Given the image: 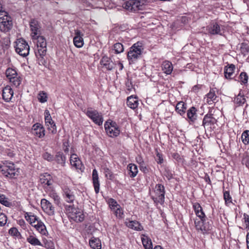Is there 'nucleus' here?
Returning a JSON list of instances; mask_svg holds the SVG:
<instances>
[{
	"instance_id": "423d86ee",
	"label": "nucleus",
	"mask_w": 249,
	"mask_h": 249,
	"mask_svg": "<svg viewBox=\"0 0 249 249\" xmlns=\"http://www.w3.org/2000/svg\"><path fill=\"white\" fill-rule=\"evenodd\" d=\"M146 2V0H129L125 1L123 6L129 11L136 12L142 10Z\"/></svg>"
},
{
	"instance_id": "8fccbe9b",
	"label": "nucleus",
	"mask_w": 249,
	"mask_h": 249,
	"mask_svg": "<svg viewBox=\"0 0 249 249\" xmlns=\"http://www.w3.org/2000/svg\"><path fill=\"white\" fill-rule=\"evenodd\" d=\"M11 83L15 86L16 87H18L21 83V79L19 76H16L11 78V80H9Z\"/></svg>"
},
{
	"instance_id": "393cba45",
	"label": "nucleus",
	"mask_w": 249,
	"mask_h": 249,
	"mask_svg": "<svg viewBox=\"0 0 249 249\" xmlns=\"http://www.w3.org/2000/svg\"><path fill=\"white\" fill-rule=\"evenodd\" d=\"M82 35L80 31L75 32V36L73 38V43L77 48H81L83 46L84 41L82 38Z\"/></svg>"
},
{
	"instance_id": "338daca9",
	"label": "nucleus",
	"mask_w": 249,
	"mask_h": 249,
	"mask_svg": "<svg viewBox=\"0 0 249 249\" xmlns=\"http://www.w3.org/2000/svg\"><path fill=\"white\" fill-rule=\"evenodd\" d=\"M246 243L248 249H249V232H248L246 235Z\"/></svg>"
},
{
	"instance_id": "f8f14e48",
	"label": "nucleus",
	"mask_w": 249,
	"mask_h": 249,
	"mask_svg": "<svg viewBox=\"0 0 249 249\" xmlns=\"http://www.w3.org/2000/svg\"><path fill=\"white\" fill-rule=\"evenodd\" d=\"M104 126L107 133L110 137H116L120 134V130L116 126L115 123L112 122L108 124L107 122Z\"/></svg>"
},
{
	"instance_id": "a18cd8bd",
	"label": "nucleus",
	"mask_w": 249,
	"mask_h": 249,
	"mask_svg": "<svg viewBox=\"0 0 249 249\" xmlns=\"http://www.w3.org/2000/svg\"><path fill=\"white\" fill-rule=\"evenodd\" d=\"M25 217L26 220L28 221L30 224H31V222L35 220H36V219H37L36 216L33 214L31 213H26L25 214Z\"/></svg>"
},
{
	"instance_id": "2eb2a0df",
	"label": "nucleus",
	"mask_w": 249,
	"mask_h": 249,
	"mask_svg": "<svg viewBox=\"0 0 249 249\" xmlns=\"http://www.w3.org/2000/svg\"><path fill=\"white\" fill-rule=\"evenodd\" d=\"M197 109L194 107H191L187 111V117L190 124H192L196 121L197 114L196 113Z\"/></svg>"
},
{
	"instance_id": "72a5a7b5",
	"label": "nucleus",
	"mask_w": 249,
	"mask_h": 249,
	"mask_svg": "<svg viewBox=\"0 0 249 249\" xmlns=\"http://www.w3.org/2000/svg\"><path fill=\"white\" fill-rule=\"evenodd\" d=\"M127 169L129 171V175L131 178H134L138 174V170L137 165L130 163L127 165Z\"/></svg>"
},
{
	"instance_id": "7c9ffc66",
	"label": "nucleus",
	"mask_w": 249,
	"mask_h": 249,
	"mask_svg": "<svg viewBox=\"0 0 249 249\" xmlns=\"http://www.w3.org/2000/svg\"><path fill=\"white\" fill-rule=\"evenodd\" d=\"M173 67L171 62L165 61L162 64V70L166 74H170L173 71Z\"/></svg>"
},
{
	"instance_id": "e433bc0d",
	"label": "nucleus",
	"mask_w": 249,
	"mask_h": 249,
	"mask_svg": "<svg viewBox=\"0 0 249 249\" xmlns=\"http://www.w3.org/2000/svg\"><path fill=\"white\" fill-rule=\"evenodd\" d=\"M49 191H50L49 196L53 199L54 202L56 204L58 205L60 202L59 197L55 192V191L53 189H51V187H49V189L48 188V192Z\"/></svg>"
},
{
	"instance_id": "a211bd4d",
	"label": "nucleus",
	"mask_w": 249,
	"mask_h": 249,
	"mask_svg": "<svg viewBox=\"0 0 249 249\" xmlns=\"http://www.w3.org/2000/svg\"><path fill=\"white\" fill-rule=\"evenodd\" d=\"M32 132L39 138H42L45 135V129L40 124H36L33 126Z\"/></svg>"
},
{
	"instance_id": "a19ab883",
	"label": "nucleus",
	"mask_w": 249,
	"mask_h": 249,
	"mask_svg": "<svg viewBox=\"0 0 249 249\" xmlns=\"http://www.w3.org/2000/svg\"><path fill=\"white\" fill-rule=\"evenodd\" d=\"M113 49L114 50L115 53L116 54L120 53L124 51V46L121 43H116L114 44Z\"/></svg>"
},
{
	"instance_id": "ddd939ff",
	"label": "nucleus",
	"mask_w": 249,
	"mask_h": 249,
	"mask_svg": "<svg viewBox=\"0 0 249 249\" xmlns=\"http://www.w3.org/2000/svg\"><path fill=\"white\" fill-rule=\"evenodd\" d=\"M208 33L212 35H222L220 26L216 22H212L207 27Z\"/></svg>"
},
{
	"instance_id": "4c0bfd02",
	"label": "nucleus",
	"mask_w": 249,
	"mask_h": 249,
	"mask_svg": "<svg viewBox=\"0 0 249 249\" xmlns=\"http://www.w3.org/2000/svg\"><path fill=\"white\" fill-rule=\"evenodd\" d=\"M239 82L242 85H247L248 82L249 76L246 72H241L239 76Z\"/></svg>"
},
{
	"instance_id": "e2e57ef3",
	"label": "nucleus",
	"mask_w": 249,
	"mask_h": 249,
	"mask_svg": "<svg viewBox=\"0 0 249 249\" xmlns=\"http://www.w3.org/2000/svg\"><path fill=\"white\" fill-rule=\"evenodd\" d=\"M45 175H41L40 176V182L41 184H44L46 185L47 183L45 182L46 179L45 178Z\"/></svg>"
},
{
	"instance_id": "69168bd1",
	"label": "nucleus",
	"mask_w": 249,
	"mask_h": 249,
	"mask_svg": "<svg viewBox=\"0 0 249 249\" xmlns=\"http://www.w3.org/2000/svg\"><path fill=\"white\" fill-rule=\"evenodd\" d=\"M157 157H159V161H158V163H162L163 161V159L161 158V155L160 153H158L157 154Z\"/></svg>"
},
{
	"instance_id": "3c124183",
	"label": "nucleus",
	"mask_w": 249,
	"mask_h": 249,
	"mask_svg": "<svg viewBox=\"0 0 249 249\" xmlns=\"http://www.w3.org/2000/svg\"><path fill=\"white\" fill-rule=\"evenodd\" d=\"M7 221V218L6 215L0 211V226H4Z\"/></svg>"
},
{
	"instance_id": "f3484780",
	"label": "nucleus",
	"mask_w": 249,
	"mask_h": 249,
	"mask_svg": "<svg viewBox=\"0 0 249 249\" xmlns=\"http://www.w3.org/2000/svg\"><path fill=\"white\" fill-rule=\"evenodd\" d=\"M13 90L10 86H7L3 89L2 98L5 102H10L13 96Z\"/></svg>"
},
{
	"instance_id": "9b49d317",
	"label": "nucleus",
	"mask_w": 249,
	"mask_h": 249,
	"mask_svg": "<svg viewBox=\"0 0 249 249\" xmlns=\"http://www.w3.org/2000/svg\"><path fill=\"white\" fill-rule=\"evenodd\" d=\"M86 115L96 124L100 126L103 124L104 121L102 114L96 110L88 109Z\"/></svg>"
},
{
	"instance_id": "37998d69",
	"label": "nucleus",
	"mask_w": 249,
	"mask_h": 249,
	"mask_svg": "<svg viewBox=\"0 0 249 249\" xmlns=\"http://www.w3.org/2000/svg\"><path fill=\"white\" fill-rule=\"evenodd\" d=\"M27 241L31 244L34 246L41 245V243L38 239L32 235L29 236L27 238Z\"/></svg>"
},
{
	"instance_id": "412c9836",
	"label": "nucleus",
	"mask_w": 249,
	"mask_h": 249,
	"mask_svg": "<svg viewBox=\"0 0 249 249\" xmlns=\"http://www.w3.org/2000/svg\"><path fill=\"white\" fill-rule=\"evenodd\" d=\"M204 99L209 105H212L217 102V97L215 94V91L213 89H211Z\"/></svg>"
},
{
	"instance_id": "39448f33",
	"label": "nucleus",
	"mask_w": 249,
	"mask_h": 249,
	"mask_svg": "<svg viewBox=\"0 0 249 249\" xmlns=\"http://www.w3.org/2000/svg\"><path fill=\"white\" fill-rule=\"evenodd\" d=\"M213 109L209 110V112L206 114L202 121V125L204 127L205 131H207L211 132L215 127L217 123V119L213 116L212 113Z\"/></svg>"
},
{
	"instance_id": "c9c22d12",
	"label": "nucleus",
	"mask_w": 249,
	"mask_h": 249,
	"mask_svg": "<svg viewBox=\"0 0 249 249\" xmlns=\"http://www.w3.org/2000/svg\"><path fill=\"white\" fill-rule=\"evenodd\" d=\"M49 125H50L51 128H48V129H49V130L51 131L52 133H55L56 132V127L55 124L51 119L50 114L49 113V112L48 111V126H49Z\"/></svg>"
},
{
	"instance_id": "1a4fd4ad",
	"label": "nucleus",
	"mask_w": 249,
	"mask_h": 249,
	"mask_svg": "<svg viewBox=\"0 0 249 249\" xmlns=\"http://www.w3.org/2000/svg\"><path fill=\"white\" fill-rule=\"evenodd\" d=\"M15 46L16 52L20 55L25 57L29 53L30 47L27 42L22 38L18 39Z\"/></svg>"
},
{
	"instance_id": "473e14b6",
	"label": "nucleus",
	"mask_w": 249,
	"mask_h": 249,
	"mask_svg": "<svg viewBox=\"0 0 249 249\" xmlns=\"http://www.w3.org/2000/svg\"><path fill=\"white\" fill-rule=\"evenodd\" d=\"M89 245L93 249H101V242L99 239L95 237H92L89 242Z\"/></svg>"
},
{
	"instance_id": "ea45409f",
	"label": "nucleus",
	"mask_w": 249,
	"mask_h": 249,
	"mask_svg": "<svg viewBox=\"0 0 249 249\" xmlns=\"http://www.w3.org/2000/svg\"><path fill=\"white\" fill-rule=\"evenodd\" d=\"M241 140L244 144L247 145L249 144V130H245L242 133Z\"/></svg>"
},
{
	"instance_id": "6e6d98bb",
	"label": "nucleus",
	"mask_w": 249,
	"mask_h": 249,
	"mask_svg": "<svg viewBox=\"0 0 249 249\" xmlns=\"http://www.w3.org/2000/svg\"><path fill=\"white\" fill-rule=\"evenodd\" d=\"M164 176L167 178L168 180H170L173 178V174L172 171L169 169H165Z\"/></svg>"
},
{
	"instance_id": "f257e3e1",
	"label": "nucleus",
	"mask_w": 249,
	"mask_h": 249,
	"mask_svg": "<svg viewBox=\"0 0 249 249\" xmlns=\"http://www.w3.org/2000/svg\"><path fill=\"white\" fill-rule=\"evenodd\" d=\"M36 38L37 51L35 52L38 64L46 67L47 60V40L43 36H38Z\"/></svg>"
},
{
	"instance_id": "2f4dec72",
	"label": "nucleus",
	"mask_w": 249,
	"mask_h": 249,
	"mask_svg": "<svg viewBox=\"0 0 249 249\" xmlns=\"http://www.w3.org/2000/svg\"><path fill=\"white\" fill-rule=\"evenodd\" d=\"M66 159V157L62 152H58L56 153L55 160L58 164H60L62 166H64L65 165Z\"/></svg>"
},
{
	"instance_id": "0eeeda50",
	"label": "nucleus",
	"mask_w": 249,
	"mask_h": 249,
	"mask_svg": "<svg viewBox=\"0 0 249 249\" xmlns=\"http://www.w3.org/2000/svg\"><path fill=\"white\" fill-rule=\"evenodd\" d=\"M65 209L69 216L74 221L78 222L84 220L83 212L80 209L75 208L73 205H66Z\"/></svg>"
},
{
	"instance_id": "c85d7f7f",
	"label": "nucleus",
	"mask_w": 249,
	"mask_h": 249,
	"mask_svg": "<svg viewBox=\"0 0 249 249\" xmlns=\"http://www.w3.org/2000/svg\"><path fill=\"white\" fill-rule=\"evenodd\" d=\"M126 225L128 228L136 231H141L143 230L142 226L137 221H129L128 222H126Z\"/></svg>"
},
{
	"instance_id": "de8ad7c7",
	"label": "nucleus",
	"mask_w": 249,
	"mask_h": 249,
	"mask_svg": "<svg viewBox=\"0 0 249 249\" xmlns=\"http://www.w3.org/2000/svg\"><path fill=\"white\" fill-rule=\"evenodd\" d=\"M37 98L41 103L47 101V94L44 91H40L38 94Z\"/></svg>"
},
{
	"instance_id": "0e129e2a",
	"label": "nucleus",
	"mask_w": 249,
	"mask_h": 249,
	"mask_svg": "<svg viewBox=\"0 0 249 249\" xmlns=\"http://www.w3.org/2000/svg\"><path fill=\"white\" fill-rule=\"evenodd\" d=\"M54 249V243L51 240H48V249Z\"/></svg>"
},
{
	"instance_id": "603ef678",
	"label": "nucleus",
	"mask_w": 249,
	"mask_h": 249,
	"mask_svg": "<svg viewBox=\"0 0 249 249\" xmlns=\"http://www.w3.org/2000/svg\"><path fill=\"white\" fill-rule=\"evenodd\" d=\"M0 203L2 205L8 207L10 205V202L7 200L5 195L0 194Z\"/></svg>"
},
{
	"instance_id": "49530a36",
	"label": "nucleus",
	"mask_w": 249,
	"mask_h": 249,
	"mask_svg": "<svg viewBox=\"0 0 249 249\" xmlns=\"http://www.w3.org/2000/svg\"><path fill=\"white\" fill-rule=\"evenodd\" d=\"M240 50L241 53L246 55L249 53V46L247 44L243 43L241 44Z\"/></svg>"
},
{
	"instance_id": "c756f323",
	"label": "nucleus",
	"mask_w": 249,
	"mask_h": 249,
	"mask_svg": "<svg viewBox=\"0 0 249 249\" xmlns=\"http://www.w3.org/2000/svg\"><path fill=\"white\" fill-rule=\"evenodd\" d=\"M126 104L131 108L135 109L138 107L139 104L138 98L132 96L128 97L127 99Z\"/></svg>"
},
{
	"instance_id": "6e6552de",
	"label": "nucleus",
	"mask_w": 249,
	"mask_h": 249,
	"mask_svg": "<svg viewBox=\"0 0 249 249\" xmlns=\"http://www.w3.org/2000/svg\"><path fill=\"white\" fill-rule=\"evenodd\" d=\"M13 22L11 18L4 11L0 12V31L6 32L12 27Z\"/></svg>"
},
{
	"instance_id": "f03ea898",
	"label": "nucleus",
	"mask_w": 249,
	"mask_h": 249,
	"mask_svg": "<svg viewBox=\"0 0 249 249\" xmlns=\"http://www.w3.org/2000/svg\"><path fill=\"white\" fill-rule=\"evenodd\" d=\"M143 47L142 43L137 42L134 43L127 52V58L130 65L135 64L142 57Z\"/></svg>"
},
{
	"instance_id": "9d476101",
	"label": "nucleus",
	"mask_w": 249,
	"mask_h": 249,
	"mask_svg": "<svg viewBox=\"0 0 249 249\" xmlns=\"http://www.w3.org/2000/svg\"><path fill=\"white\" fill-rule=\"evenodd\" d=\"M195 224L197 230L201 231L203 233L206 232L212 229V222L211 220H206V217L199 220H195Z\"/></svg>"
},
{
	"instance_id": "bf43d9fd",
	"label": "nucleus",
	"mask_w": 249,
	"mask_h": 249,
	"mask_svg": "<svg viewBox=\"0 0 249 249\" xmlns=\"http://www.w3.org/2000/svg\"><path fill=\"white\" fill-rule=\"evenodd\" d=\"M41 205L42 206V208L45 211V209H47V199H42L41 201Z\"/></svg>"
},
{
	"instance_id": "5701e85b",
	"label": "nucleus",
	"mask_w": 249,
	"mask_h": 249,
	"mask_svg": "<svg viewBox=\"0 0 249 249\" xmlns=\"http://www.w3.org/2000/svg\"><path fill=\"white\" fill-rule=\"evenodd\" d=\"M235 70V66L232 64H228L224 68V75L227 79H231Z\"/></svg>"
},
{
	"instance_id": "864d4df0",
	"label": "nucleus",
	"mask_w": 249,
	"mask_h": 249,
	"mask_svg": "<svg viewBox=\"0 0 249 249\" xmlns=\"http://www.w3.org/2000/svg\"><path fill=\"white\" fill-rule=\"evenodd\" d=\"M116 216L118 217L122 218L124 215L123 211L121 209L120 206L116 208L115 210H113Z\"/></svg>"
},
{
	"instance_id": "774afa93",
	"label": "nucleus",
	"mask_w": 249,
	"mask_h": 249,
	"mask_svg": "<svg viewBox=\"0 0 249 249\" xmlns=\"http://www.w3.org/2000/svg\"><path fill=\"white\" fill-rule=\"evenodd\" d=\"M205 181L206 182H207L208 184H211V179L210 178L209 176L208 175H206L205 176Z\"/></svg>"
},
{
	"instance_id": "20e7f679",
	"label": "nucleus",
	"mask_w": 249,
	"mask_h": 249,
	"mask_svg": "<svg viewBox=\"0 0 249 249\" xmlns=\"http://www.w3.org/2000/svg\"><path fill=\"white\" fill-rule=\"evenodd\" d=\"M1 173L6 177L10 178L18 176L19 169L16 168L13 162L5 161L2 165H0Z\"/></svg>"
},
{
	"instance_id": "dca6fc26",
	"label": "nucleus",
	"mask_w": 249,
	"mask_h": 249,
	"mask_svg": "<svg viewBox=\"0 0 249 249\" xmlns=\"http://www.w3.org/2000/svg\"><path fill=\"white\" fill-rule=\"evenodd\" d=\"M100 64L108 71L112 70L115 67L114 62L107 56H103L100 60Z\"/></svg>"
},
{
	"instance_id": "b1692460",
	"label": "nucleus",
	"mask_w": 249,
	"mask_h": 249,
	"mask_svg": "<svg viewBox=\"0 0 249 249\" xmlns=\"http://www.w3.org/2000/svg\"><path fill=\"white\" fill-rule=\"evenodd\" d=\"M186 109V104L182 101H180L177 104L175 110L180 115L185 117Z\"/></svg>"
},
{
	"instance_id": "4be33fe9",
	"label": "nucleus",
	"mask_w": 249,
	"mask_h": 249,
	"mask_svg": "<svg viewBox=\"0 0 249 249\" xmlns=\"http://www.w3.org/2000/svg\"><path fill=\"white\" fill-rule=\"evenodd\" d=\"M92 178L95 193L98 194L100 190V183L98 172L95 169L92 171Z\"/></svg>"
},
{
	"instance_id": "052dcab7",
	"label": "nucleus",
	"mask_w": 249,
	"mask_h": 249,
	"mask_svg": "<svg viewBox=\"0 0 249 249\" xmlns=\"http://www.w3.org/2000/svg\"><path fill=\"white\" fill-rule=\"evenodd\" d=\"M53 182V177L51 175H48V187L52 185Z\"/></svg>"
},
{
	"instance_id": "7ed1b4c3",
	"label": "nucleus",
	"mask_w": 249,
	"mask_h": 249,
	"mask_svg": "<svg viewBox=\"0 0 249 249\" xmlns=\"http://www.w3.org/2000/svg\"><path fill=\"white\" fill-rule=\"evenodd\" d=\"M165 188L161 184H157L153 188L151 198L157 204H163L165 199Z\"/></svg>"
},
{
	"instance_id": "5fc2aeb1",
	"label": "nucleus",
	"mask_w": 249,
	"mask_h": 249,
	"mask_svg": "<svg viewBox=\"0 0 249 249\" xmlns=\"http://www.w3.org/2000/svg\"><path fill=\"white\" fill-rule=\"evenodd\" d=\"M9 233L11 235L17 236V237L18 236L20 235L19 232L18 231V229L16 228H11L9 230Z\"/></svg>"
},
{
	"instance_id": "6ab92c4d",
	"label": "nucleus",
	"mask_w": 249,
	"mask_h": 249,
	"mask_svg": "<svg viewBox=\"0 0 249 249\" xmlns=\"http://www.w3.org/2000/svg\"><path fill=\"white\" fill-rule=\"evenodd\" d=\"M233 102L237 107L243 106L246 103V99L242 90L234 97Z\"/></svg>"
},
{
	"instance_id": "4468645a",
	"label": "nucleus",
	"mask_w": 249,
	"mask_h": 249,
	"mask_svg": "<svg viewBox=\"0 0 249 249\" xmlns=\"http://www.w3.org/2000/svg\"><path fill=\"white\" fill-rule=\"evenodd\" d=\"M31 34L34 37L40 34V26L37 20L32 19L30 22Z\"/></svg>"
},
{
	"instance_id": "aec40b11",
	"label": "nucleus",
	"mask_w": 249,
	"mask_h": 249,
	"mask_svg": "<svg viewBox=\"0 0 249 249\" xmlns=\"http://www.w3.org/2000/svg\"><path fill=\"white\" fill-rule=\"evenodd\" d=\"M33 227H35L36 229L40 233L45 234V231L46 230V228L44 224L41 222L40 220H39L36 219V220H35L33 222H31V224Z\"/></svg>"
},
{
	"instance_id": "c03bdc74",
	"label": "nucleus",
	"mask_w": 249,
	"mask_h": 249,
	"mask_svg": "<svg viewBox=\"0 0 249 249\" xmlns=\"http://www.w3.org/2000/svg\"><path fill=\"white\" fill-rule=\"evenodd\" d=\"M104 173L105 174L106 178L109 180H112L114 178V176L111 170L107 167H105L103 168Z\"/></svg>"
},
{
	"instance_id": "09e8293b",
	"label": "nucleus",
	"mask_w": 249,
	"mask_h": 249,
	"mask_svg": "<svg viewBox=\"0 0 249 249\" xmlns=\"http://www.w3.org/2000/svg\"><path fill=\"white\" fill-rule=\"evenodd\" d=\"M108 203L109 207L112 210H115L116 208L120 206L117 203V201L115 199L112 198L109 199Z\"/></svg>"
},
{
	"instance_id": "680f3d73",
	"label": "nucleus",
	"mask_w": 249,
	"mask_h": 249,
	"mask_svg": "<svg viewBox=\"0 0 249 249\" xmlns=\"http://www.w3.org/2000/svg\"><path fill=\"white\" fill-rule=\"evenodd\" d=\"M136 161L137 162L141 165H142L144 164V161L143 160L141 156H139L138 157H136Z\"/></svg>"
},
{
	"instance_id": "13d9d810",
	"label": "nucleus",
	"mask_w": 249,
	"mask_h": 249,
	"mask_svg": "<svg viewBox=\"0 0 249 249\" xmlns=\"http://www.w3.org/2000/svg\"><path fill=\"white\" fill-rule=\"evenodd\" d=\"M63 150L65 153H68L69 151V143L68 141H65L63 142Z\"/></svg>"
},
{
	"instance_id": "a878e982",
	"label": "nucleus",
	"mask_w": 249,
	"mask_h": 249,
	"mask_svg": "<svg viewBox=\"0 0 249 249\" xmlns=\"http://www.w3.org/2000/svg\"><path fill=\"white\" fill-rule=\"evenodd\" d=\"M64 196L65 200L68 203H73L75 199V196L73 192L69 188L64 189Z\"/></svg>"
},
{
	"instance_id": "58836bf2",
	"label": "nucleus",
	"mask_w": 249,
	"mask_h": 249,
	"mask_svg": "<svg viewBox=\"0 0 249 249\" xmlns=\"http://www.w3.org/2000/svg\"><path fill=\"white\" fill-rule=\"evenodd\" d=\"M5 74L6 77L9 80H11V78H13L18 75L16 70L10 68H9L6 70Z\"/></svg>"
},
{
	"instance_id": "79ce46f5",
	"label": "nucleus",
	"mask_w": 249,
	"mask_h": 249,
	"mask_svg": "<svg viewBox=\"0 0 249 249\" xmlns=\"http://www.w3.org/2000/svg\"><path fill=\"white\" fill-rule=\"evenodd\" d=\"M223 197L225 204L227 206H228L229 203H232V198L229 191H225L223 192Z\"/></svg>"
},
{
	"instance_id": "f704fd0d",
	"label": "nucleus",
	"mask_w": 249,
	"mask_h": 249,
	"mask_svg": "<svg viewBox=\"0 0 249 249\" xmlns=\"http://www.w3.org/2000/svg\"><path fill=\"white\" fill-rule=\"evenodd\" d=\"M142 237V243L145 249H153L151 240L147 236L143 235Z\"/></svg>"
},
{
	"instance_id": "bb28decb",
	"label": "nucleus",
	"mask_w": 249,
	"mask_h": 249,
	"mask_svg": "<svg viewBox=\"0 0 249 249\" xmlns=\"http://www.w3.org/2000/svg\"><path fill=\"white\" fill-rule=\"evenodd\" d=\"M71 165L77 169H81L82 163L76 154H73L71 155L70 159Z\"/></svg>"
},
{
	"instance_id": "cd10ccee",
	"label": "nucleus",
	"mask_w": 249,
	"mask_h": 249,
	"mask_svg": "<svg viewBox=\"0 0 249 249\" xmlns=\"http://www.w3.org/2000/svg\"><path fill=\"white\" fill-rule=\"evenodd\" d=\"M193 207L196 214L200 219L205 217L206 215L202 210L201 206L198 203L196 202L194 203Z\"/></svg>"
},
{
	"instance_id": "4d7b16f0",
	"label": "nucleus",
	"mask_w": 249,
	"mask_h": 249,
	"mask_svg": "<svg viewBox=\"0 0 249 249\" xmlns=\"http://www.w3.org/2000/svg\"><path fill=\"white\" fill-rule=\"evenodd\" d=\"M48 208H49L50 212H48V214L53 215L54 213V207L51 205L49 201H48Z\"/></svg>"
}]
</instances>
